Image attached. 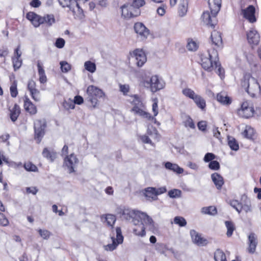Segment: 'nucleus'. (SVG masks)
I'll use <instances>...</instances> for the list:
<instances>
[{"mask_svg": "<svg viewBox=\"0 0 261 261\" xmlns=\"http://www.w3.org/2000/svg\"><path fill=\"white\" fill-rule=\"evenodd\" d=\"M225 223L227 229L226 235L227 237H230L232 236L233 231L235 229L234 224L232 222L228 221H225Z\"/></svg>", "mask_w": 261, "mask_h": 261, "instance_id": "a19ab883", "label": "nucleus"}, {"mask_svg": "<svg viewBox=\"0 0 261 261\" xmlns=\"http://www.w3.org/2000/svg\"><path fill=\"white\" fill-rule=\"evenodd\" d=\"M153 103L152 104V111L153 112L154 116H156L158 114V99L154 98L153 99Z\"/></svg>", "mask_w": 261, "mask_h": 261, "instance_id": "69168bd1", "label": "nucleus"}, {"mask_svg": "<svg viewBox=\"0 0 261 261\" xmlns=\"http://www.w3.org/2000/svg\"><path fill=\"white\" fill-rule=\"evenodd\" d=\"M24 108L26 111L31 114H35L37 113L36 107L27 96H25L24 97Z\"/></svg>", "mask_w": 261, "mask_h": 261, "instance_id": "5701e85b", "label": "nucleus"}, {"mask_svg": "<svg viewBox=\"0 0 261 261\" xmlns=\"http://www.w3.org/2000/svg\"><path fill=\"white\" fill-rule=\"evenodd\" d=\"M87 94L88 95L87 99L94 108L98 105V99L105 96V94L102 90L93 85L88 87Z\"/></svg>", "mask_w": 261, "mask_h": 261, "instance_id": "20e7f679", "label": "nucleus"}, {"mask_svg": "<svg viewBox=\"0 0 261 261\" xmlns=\"http://www.w3.org/2000/svg\"><path fill=\"white\" fill-rule=\"evenodd\" d=\"M78 163L79 160L73 153L66 156L64 159V164L67 167L69 173L74 172V168L77 167Z\"/></svg>", "mask_w": 261, "mask_h": 261, "instance_id": "9b49d317", "label": "nucleus"}, {"mask_svg": "<svg viewBox=\"0 0 261 261\" xmlns=\"http://www.w3.org/2000/svg\"><path fill=\"white\" fill-rule=\"evenodd\" d=\"M198 46V43L196 41L193 40L192 39H188L187 48L189 51H195L197 50Z\"/></svg>", "mask_w": 261, "mask_h": 261, "instance_id": "2f4dec72", "label": "nucleus"}, {"mask_svg": "<svg viewBox=\"0 0 261 261\" xmlns=\"http://www.w3.org/2000/svg\"><path fill=\"white\" fill-rule=\"evenodd\" d=\"M11 95L13 97H15L18 94L17 89V84L15 82H13L10 88Z\"/></svg>", "mask_w": 261, "mask_h": 261, "instance_id": "5fc2aeb1", "label": "nucleus"}, {"mask_svg": "<svg viewBox=\"0 0 261 261\" xmlns=\"http://www.w3.org/2000/svg\"><path fill=\"white\" fill-rule=\"evenodd\" d=\"M255 13V8L250 5L245 9H243L242 11V14L244 17L251 23H253L256 21V18L254 15Z\"/></svg>", "mask_w": 261, "mask_h": 261, "instance_id": "2eb2a0df", "label": "nucleus"}, {"mask_svg": "<svg viewBox=\"0 0 261 261\" xmlns=\"http://www.w3.org/2000/svg\"><path fill=\"white\" fill-rule=\"evenodd\" d=\"M166 169L173 171L178 174L182 173L184 172L182 168L179 167L177 164H172L170 162H167L165 164Z\"/></svg>", "mask_w": 261, "mask_h": 261, "instance_id": "c756f323", "label": "nucleus"}, {"mask_svg": "<svg viewBox=\"0 0 261 261\" xmlns=\"http://www.w3.org/2000/svg\"><path fill=\"white\" fill-rule=\"evenodd\" d=\"M177 2L179 3L178 11L179 15L180 17H183L186 14L188 11V0L177 1Z\"/></svg>", "mask_w": 261, "mask_h": 261, "instance_id": "a878e982", "label": "nucleus"}, {"mask_svg": "<svg viewBox=\"0 0 261 261\" xmlns=\"http://www.w3.org/2000/svg\"><path fill=\"white\" fill-rule=\"evenodd\" d=\"M145 107H133L132 111L135 114L143 117V118H146L148 120L153 119V117L150 114L146 112L145 110Z\"/></svg>", "mask_w": 261, "mask_h": 261, "instance_id": "4be33fe9", "label": "nucleus"}, {"mask_svg": "<svg viewBox=\"0 0 261 261\" xmlns=\"http://www.w3.org/2000/svg\"><path fill=\"white\" fill-rule=\"evenodd\" d=\"M85 68L88 71L93 73L96 70V65L90 61H86L84 64Z\"/></svg>", "mask_w": 261, "mask_h": 261, "instance_id": "79ce46f5", "label": "nucleus"}, {"mask_svg": "<svg viewBox=\"0 0 261 261\" xmlns=\"http://www.w3.org/2000/svg\"><path fill=\"white\" fill-rule=\"evenodd\" d=\"M73 0H58L59 4L63 7H70L71 6Z\"/></svg>", "mask_w": 261, "mask_h": 261, "instance_id": "680f3d73", "label": "nucleus"}, {"mask_svg": "<svg viewBox=\"0 0 261 261\" xmlns=\"http://www.w3.org/2000/svg\"><path fill=\"white\" fill-rule=\"evenodd\" d=\"M247 251L250 254H253L256 250L258 244L257 236L253 232L250 233L248 236Z\"/></svg>", "mask_w": 261, "mask_h": 261, "instance_id": "ddd939ff", "label": "nucleus"}, {"mask_svg": "<svg viewBox=\"0 0 261 261\" xmlns=\"http://www.w3.org/2000/svg\"><path fill=\"white\" fill-rule=\"evenodd\" d=\"M243 135L246 138L251 139L253 136V129L251 128L246 129L243 133Z\"/></svg>", "mask_w": 261, "mask_h": 261, "instance_id": "052dcab7", "label": "nucleus"}, {"mask_svg": "<svg viewBox=\"0 0 261 261\" xmlns=\"http://www.w3.org/2000/svg\"><path fill=\"white\" fill-rule=\"evenodd\" d=\"M230 205L234 208L239 213L241 212V208L242 207V204L236 200H233L230 201Z\"/></svg>", "mask_w": 261, "mask_h": 261, "instance_id": "603ef678", "label": "nucleus"}, {"mask_svg": "<svg viewBox=\"0 0 261 261\" xmlns=\"http://www.w3.org/2000/svg\"><path fill=\"white\" fill-rule=\"evenodd\" d=\"M65 43V40L63 38H59L57 39L55 46L59 48H62L64 46Z\"/></svg>", "mask_w": 261, "mask_h": 261, "instance_id": "338daca9", "label": "nucleus"}, {"mask_svg": "<svg viewBox=\"0 0 261 261\" xmlns=\"http://www.w3.org/2000/svg\"><path fill=\"white\" fill-rule=\"evenodd\" d=\"M24 169L28 171L36 172L38 170L37 167L31 162H27L24 164Z\"/></svg>", "mask_w": 261, "mask_h": 261, "instance_id": "de8ad7c7", "label": "nucleus"}, {"mask_svg": "<svg viewBox=\"0 0 261 261\" xmlns=\"http://www.w3.org/2000/svg\"><path fill=\"white\" fill-rule=\"evenodd\" d=\"M145 196L147 200L152 201L158 199L156 193L155 192V188L148 187L145 189Z\"/></svg>", "mask_w": 261, "mask_h": 261, "instance_id": "bb28decb", "label": "nucleus"}, {"mask_svg": "<svg viewBox=\"0 0 261 261\" xmlns=\"http://www.w3.org/2000/svg\"><path fill=\"white\" fill-rule=\"evenodd\" d=\"M201 64L205 70L211 71L215 69L216 72L221 79L224 77V70L220 67L218 59V54L216 50L213 49L211 53L208 51L207 55H202Z\"/></svg>", "mask_w": 261, "mask_h": 261, "instance_id": "f257e3e1", "label": "nucleus"}, {"mask_svg": "<svg viewBox=\"0 0 261 261\" xmlns=\"http://www.w3.org/2000/svg\"><path fill=\"white\" fill-rule=\"evenodd\" d=\"M121 217L122 219L127 220L132 219V223L134 225L139 223V219L143 220L146 224H148L150 229L153 228V221L151 218L146 213L139 211L124 208L121 212Z\"/></svg>", "mask_w": 261, "mask_h": 261, "instance_id": "f03ea898", "label": "nucleus"}, {"mask_svg": "<svg viewBox=\"0 0 261 261\" xmlns=\"http://www.w3.org/2000/svg\"><path fill=\"white\" fill-rule=\"evenodd\" d=\"M185 125L186 127H189L191 128H194L195 127V124L190 117H188L187 120L185 121Z\"/></svg>", "mask_w": 261, "mask_h": 261, "instance_id": "e2e57ef3", "label": "nucleus"}, {"mask_svg": "<svg viewBox=\"0 0 261 261\" xmlns=\"http://www.w3.org/2000/svg\"><path fill=\"white\" fill-rule=\"evenodd\" d=\"M215 261H227L225 253L220 249H217L214 253Z\"/></svg>", "mask_w": 261, "mask_h": 261, "instance_id": "f704fd0d", "label": "nucleus"}, {"mask_svg": "<svg viewBox=\"0 0 261 261\" xmlns=\"http://www.w3.org/2000/svg\"><path fill=\"white\" fill-rule=\"evenodd\" d=\"M144 224L146 226H148L149 229L150 230H152L154 228V226L153 225V228L152 229H150L149 228V226L148 224H146L143 220L140 219L139 223L135 225L136 227L133 229L134 232L138 236H144L145 234V228L144 226Z\"/></svg>", "mask_w": 261, "mask_h": 261, "instance_id": "a211bd4d", "label": "nucleus"}, {"mask_svg": "<svg viewBox=\"0 0 261 261\" xmlns=\"http://www.w3.org/2000/svg\"><path fill=\"white\" fill-rule=\"evenodd\" d=\"M211 39L213 43L216 45H219L222 42L221 33L217 31H214L212 33Z\"/></svg>", "mask_w": 261, "mask_h": 261, "instance_id": "cd10ccee", "label": "nucleus"}, {"mask_svg": "<svg viewBox=\"0 0 261 261\" xmlns=\"http://www.w3.org/2000/svg\"><path fill=\"white\" fill-rule=\"evenodd\" d=\"M63 107L66 110H68L69 109H74L75 108L74 102H73V100H71L70 98L68 99L67 100H65L63 102Z\"/></svg>", "mask_w": 261, "mask_h": 261, "instance_id": "49530a36", "label": "nucleus"}, {"mask_svg": "<svg viewBox=\"0 0 261 261\" xmlns=\"http://www.w3.org/2000/svg\"><path fill=\"white\" fill-rule=\"evenodd\" d=\"M181 192L178 189H173L168 192V196L171 198L179 197L181 195Z\"/></svg>", "mask_w": 261, "mask_h": 261, "instance_id": "09e8293b", "label": "nucleus"}, {"mask_svg": "<svg viewBox=\"0 0 261 261\" xmlns=\"http://www.w3.org/2000/svg\"><path fill=\"white\" fill-rule=\"evenodd\" d=\"M217 100L224 105H229L231 103V98L225 92H220L217 95Z\"/></svg>", "mask_w": 261, "mask_h": 261, "instance_id": "393cba45", "label": "nucleus"}, {"mask_svg": "<svg viewBox=\"0 0 261 261\" xmlns=\"http://www.w3.org/2000/svg\"><path fill=\"white\" fill-rule=\"evenodd\" d=\"M84 100L83 98L79 95L75 96L74 98V100H73V102H74V105H81L83 103Z\"/></svg>", "mask_w": 261, "mask_h": 261, "instance_id": "774afa93", "label": "nucleus"}, {"mask_svg": "<svg viewBox=\"0 0 261 261\" xmlns=\"http://www.w3.org/2000/svg\"><path fill=\"white\" fill-rule=\"evenodd\" d=\"M27 18L30 20L35 27H39L42 24L43 19L42 17L33 12H30L27 14Z\"/></svg>", "mask_w": 261, "mask_h": 261, "instance_id": "f3484780", "label": "nucleus"}, {"mask_svg": "<svg viewBox=\"0 0 261 261\" xmlns=\"http://www.w3.org/2000/svg\"><path fill=\"white\" fill-rule=\"evenodd\" d=\"M136 8L140 9V8L143 7L145 4V0H128Z\"/></svg>", "mask_w": 261, "mask_h": 261, "instance_id": "a18cd8bd", "label": "nucleus"}, {"mask_svg": "<svg viewBox=\"0 0 261 261\" xmlns=\"http://www.w3.org/2000/svg\"><path fill=\"white\" fill-rule=\"evenodd\" d=\"M120 91L123 93L124 95H126L129 91V86L128 85H119Z\"/></svg>", "mask_w": 261, "mask_h": 261, "instance_id": "0e129e2a", "label": "nucleus"}, {"mask_svg": "<svg viewBox=\"0 0 261 261\" xmlns=\"http://www.w3.org/2000/svg\"><path fill=\"white\" fill-rule=\"evenodd\" d=\"M220 164L217 161L211 162L208 164V168L213 170H218L220 169Z\"/></svg>", "mask_w": 261, "mask_h": 261, "instance_id": "4d7b16f0", "label": "nucleus"}, {"mask_svg": "<svg viewBox=\"0 0 261 261\" xmlns=\"http://www.w3.org/2000/svg\"><path fill=\"white\" fill-rule=\"evenodd\" d=\"M208 3L212 14L217 15L221 7V0H208Z\"/></svg>", "mask_w": 261, "mask_h": 261, "instance_id": "aec40b11", "label": "nucleus"}, {"mask_svg": "<svg viewBox=\"0 0 261 261\" xmlns=\"http://www.w3.org/2000/svg\"><path fill=\"white\" fill-rule=\"evenodd\" d=\"M254 112V108L252 104L247 101L243 102L241 109L238 110L239 115L245 118L252 117Z\"/></svg>", "mask_w": 261, "mask_h": 261, "instance_id": "9d476101", "label": "nucleus"}, {"mask_svg": "<svg viewBox=\"0 0 261 261\" xmlns=\"http://www.w3.org/2000/svg\"><path fill=\"white\" fill-rule=\"evenodd\" d=\"M70 10L72 12L75 18L82 19L84 16L83 11L79 6V3L75 0L72 1L71 6L69 8Z\"/></svg>", "mask_w": 261, "mask_h": 261, "instance_id": "dca6fc26", "label": "nucleus"}, {"mask_svg": "<svg viewBox=\"0 0 261 261\" xmlns=\"http://www.w3.org/2000/svg\"><path fill=\"white\" fill-rule=\"evenodd\" d=\"M121 16L124 18L129 19L135 17L140 14V10L136 8L129 2L121 7Z\"/></svg>", "mask_w": 261, "mask_h": 261, "instance_id": "423d86ee", "label": "nucleus"}, {"mask_svg": "<svg viewBox=\"0 0 261 261\" xmlns=\"http://www.w3.org/2000/svg\"><path fill=\"white\" fill-rule=\"evenodd\" d=\"M129 54L138 67H142L147 61L146 55L142 49H136Z\"/></svg>", "mask_w": 261, "mask_h": 261, "instance_id": "0eeeda50", "label": "nucleus"}, {"mask_svg": "<svg viewBox=\"0 0 261 261\" xmlns=\"http://www.w3.org/2000/svg\"><path fill=\"white\" fill-rule=\"evenodd\" d=\"M62 72H67L71 69L70 65L66 61H61L60 63Z\"/></svg>", "mask_w": 261, "mask_h": 261, "instance_id": "8fccbe9b", "label": "nucleus"}, {"mask_svg": "<svg viewBox=\"0 0 261 261\" xmlns=\"http://www.w3.org/2000/svg\"><path fill=\"white\" fill-rule=\"evenodd\" d=\"M182 93L186 96L192 99H193L197 95L196 94H195L193 90L189 88L184 89L182 90Z\"/></svg>", "mask_w": 261, "mask_h": 261, "instance_id": "c03bdc74", "label": "nucleus"}, {"mask_svg": "<svg viewBox=\"0 0 261 261\" xmlns=\"http://www.w3.org/2000/svg\"><path fill=\"white\" fill-rule=\"evenodd\" d=\"M174 223L180 227L185 226L187 224L186 219L184 217L180 216H176L174 218Z\"/></svg>", "mask_w": 261, "mask_h": 261, "instance_id": "37998d69", "label": "nucleus"}, {"mask_svg": "<svg viewBox=\"0 0 261 261\" xmlns=\"http://www.w3.org/2000/svg\"><path fill=\"white\" fill-rule=\"evenodd\" d=\"M46 122L45 120H36L34 122V130L35 139H37L38 143H40L42 138L45 134Z\"/></svg>", "mask_w": 261, "mask_h": 261, "instance_id": "1a4fd4ad", "label": "nucleus"}, {"mask_svg": "<svg viewBox=\"0 0 261 261\" xmlns=\"http://www.w3.org/2000/svg\"><path fill=\"white\" fill-rule=\"evenodd\" d=\"M37 67L38 69V73L39 75V81L41 83H45L47 81V78L45 74L44 70L40 63H38Z\"/></svg>", "mask_w": 261, "mask_h": 261, "instance_id": "473e14b6", "label": "nucleus"}, {"mask_svg": "<svg viewBox=\"0 0 261 261\" xmlns=\"http://www.w3.org/2000/svg\"><path fill=\"white\" fill-rule=\"evenodd\" d=\"M197 107L202 110H203L206 106L205 100L200 95H196V96L193 99Z\"/></svg>", "mask_w": 261, "mask_h": 261, "instance_id": "72a5a7b5", "label": "nucleus"}, {"mask_svg": "<svg viewBox=\"0 0 261 261\" xmlns=\"http://www.w3.org/2000/svg\"><path fill=\"white\" fill-rule=\"evenodd\" d=\"M142 84L145 87L149 88L152 92H155L164 87V84L156 75L146 77L142 81Z\"/></svg>", "mask_w": 261, "mask_h": 261, "instance_id": "39448f33", "label": "nucleus"}, {"mask_svg": "<svg viewBox=\"0 0 261 261\" xmlns=\"http://www.w3.org/2000/svg\"><path fill=\"white\" fill-rule=\"evenodd\" d=\"M201 212L204 214L214 215L217 214V208L213 206L204 207L201 209Z\"/></svg>", "mask_w": 261, "mask_h": 261, "instance_id": "4c0bfd02", "label": "nucleus"}, {"mask_svg": "<svg viewBox=\"0 0 261 261\" xmlns=\"http://www.w3.org/2000/svg\"><path fill=\"white\" fill-rule=\"evenodd\" d=\"M31 96L32 98L36 101H38L40 100V92L36 88L33 89L32 90L30 91Z\"/></svg>", "mask_w": 261, "mask_h": 261, "instance_id": "3c124183", "label": "nucleus"}, {"mask_svg": "<svg viewBox=\"0 0 261 261\" xmlns=\"http://www.w3.org/2000/svg\"><path fill=\"white\" fill-rule=\"evenodd\" d=\"M228 144L230 148L233 150L237 151L239 148L238 142L232 137L228 136Z\"/></svg>", "mask_w": 261, "mask_h": 261, "instance_id": "c9c22d12", "label": "nucleus"}, {"mask_svg": "<svg viewBox=\"0 0 261 261\" xmlns=\"http://www.w3.org/2000/svg\"><path fill=\"white\" fill-rule=\"evenodd\" d=\"M9 222L6 216L2 213H0V225L3 226H8Z\"/></svg>", "mask_w": 261, "mask_h": 261, "instance_id": "bf43d9fd", "label": "nucleus"}, {"mask_svg": "<svg viewBox=\"0 0 261 261\" xmlns=\"http://www.w3.org/2000/svg\"><path fill=\"white\" fill-rule=\"evenodd\" d=\"M248 41L250 44L257 45L260 40V36L257 32L253 29L247 34Z\"/></svg>", "mask_w": 261, "mask_h": 261, "instance_id": "6ab92c4d", "label": "nucleus"}, {"mask_svg": "<svg viewBox=\"0 0 261 261\" xmlns=\"http://www.w3.org/2000/svg\"><path fill=\"white\" fill-rule=\"evenodd\" d=\"M20 113V108L17 105L15 104L14 107L10 110V118L12 121H15Z\"/></svg>", "mask_w": 261, "mask_h": 261, "instance_id": "7c9ffc66", "label": "nucleus"}, {"mask_svg": "<svg viewBox=\"0 0 261 261\" xmlns=\"http://www.w3.org/2000/svg\"><path fill=\"white\" fill-rule=\"evenodd\" d=\"M43 19L42 24H46L48 26L51 25L55 22V19L53 15L47 14L43 17H42Z\"/></svg>", "mask_w": 261, "mask_h": 261, "instance_id": "58836bf2", "label": "nucleus"}, {"mask_svg": "<svg viewBox=\"0 0 261 261\" xmlns=\"http://www.w3.org/2000/svg\"><path fill=\"white\" fill-rule=\"evenodd\" d=\"M101 219L102 221L105 220L107 225L111 227H113L116 220L115 216L112 214L103 215L101 216Z\"/></svg>", "mask_w": 261, "mask_h": 261, "instance_id": "c85d7f7f", "label": "nucleus"}, {"mask_svg": "<svg viewBox=\"0 0 261 261\" xmlns=\"http://www.w3.org/2000/svg\"><path fill=\"white\" fill-rule=\"evenodd\" d=\"M12 61L14 70L19 69L22 65V60L20 58H12Z\"/></svg>", "mask_w": 261, "mask_h": 261, "instance_id": "864d4df0", "label": "nucleus"}, {"mask_svg": "<svg viewBox=\"0 0 261 261\" xmlns=\"http://www.w3.org/2000/svg\"><path fill=\"white\" fill-rule=\"evenodd\" d=\"M116 238L115 239L113 237H111L112 243L103 246L105 250L108 251H113L116 248L119 244L122 243L123 241V237L122 235L121 228L120 227H117L116 228Z\"/></svg>", "mask_w": 261, "mask_h": 261, "instance_id": "6e6552de", "label": "nucleus"}, {"mask_svg": "<svg viewBox=\"0 0 261 261\" xmlns=\"http://www.w3.org/2000/svg\"><path fill=\"white\" fill-rule=\"evenodd\" d=\"M216 158V156L213 153H207L204 155L203 161L204 162H211Z\"/></svg>", "mask_w": 261, "mask_h": 261, "instance_id": "6e6d98bb", "label": "nucleus"}, {"mask_svg": "<svg viewBox=\"0 0 261 261\" xmlns=\"http://www.w3.org/2000/svg\"><path fill=\"white\" fill-rule=\"evenodd\" d=\"M213 181L218 189H221L224 184L223 177L218 173H214L211 175Z\"/></svg>", "mask_w": 261, "mask_h": 261, "instance_id": "b1692460", "label": "nucleus"}, {"mask_svg": "<svg viewBox=\"0 0 261 261\" xmlns=\"http://www.w3.org/2000/svg\"><path fill=\"white\" fill-rule=\"evenodd\" d=\"M134 30L138 37L142 40L147 38L149 34V30L142 22H137L134 25Z\"/></svg>", "mask_w": 261, "mask_h": 261, "instance_id": "f8f14e48", "label": "nucleus"}, {"mask_svg": "<svg viewBox=\"0 0 261 261\" xmlns=\"http://www.w3.org/2000/svg\"><path fill=\"white\" fill-rule=\"evenodd\" d=\"M242 86L252 97L260 92V86L256 79L253 77L245 76L242 82Z\"/></svg>", "mask_w": 261, "mask_h": 261, "instance_id": "7ed1b4c3", "label": "nucleus"}, {"mask_svg": "<svg viewBox=\"0 0 261 261\" xmlns=\"http://www.w3.org/2000/svg\"><path fill=\"white\" fill-rule=\"evenodd\" d=\"M216 16L212 14L211 12L210 14L208 11L204 12L202 15V20L205 24L213 28L217 22Z\"/></svg>", "mask_w": 261, "mask_h": 261, "instance_id": "4468645a", "label": "nucleus"}, {"mask_svg": "<svg viewBox=\"0 0 261 261\" xmlns=\"http://www.w3.org/2000/svg\"><path fill=\"white\" fill-rule=\"evenodd\" d=\"M190 234L193 243L197 245H204L206 244V240L201 237V235L195 230H191L190 231Z\"/></svg>", "mask_w": 261, "mask_h": 261, "instance_id": "412c9836", "label": "nucleus"}, {"mask_svg": "<svg viewBox=\"0 0 261 261\" xmlns=\"http://www.w3.org/2000/svg\"><path fill=\"white\" fill-rule=\"evenodd\" d=\"M133 98L131 100V103L133 105V107H144V105L141 100L140 97L137 95H134L132 96Z\"/></svg>", "mask_w": 261, "mask_h": 261, "instance_id": "ea45409f", "label": "nucleus"}, {"mask_svg": "<svg viewBox=\"0 0 261 261\" xmlns=\"http://www.w3.org/2000/svg\"><path fill=\"white\" fill-rule=\"evenodd\" d=\"M42 155L44 157L53 162L56 158V154L53 151H49L47 148H45L42 151Z\"/></svg>", "mask_w": 261, "mask_h": 261, "instance_id": "e433bc0d", "label": "nucleus"}, {"mask_svg": "<svg viewBox=\"0 0 261 261\" xmlns=\"http://www.w3.org/2000/svg\"><path fill=\"white\" fill-rule=\"evenodd\" d=\"M38 232L40 236L44 239H48L50 235V232L45 229H40L38 230Z\"/></svg>", "mask_w": 261, "mask_h": 261, "instance_id": "13d9d810", "label": "nucleus"}]
</instances>
